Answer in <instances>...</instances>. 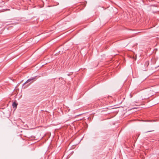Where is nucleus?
Masks as SVG:
<instances>
[{
	"label": "nucleus",
	"mask_w": 159,
	"mask_h": 159,
	"mask_svg": "<svg viewBox=\"0 0 159 159\" xmlns=\"http://www.w3.org/2000/svg\"><path fill=\"white\" fill-rule=\"evenodd\" d=\"M36 77V76L32 77L31 78L29 79L28 80H27V81L24 84H25L26 83L29 82L30 81H31L33 80Z\"/></svg>",
	"instance_id": "obj_1"
},
{
	"label": "nucleus",
	"mask_w": 159,
	"mask_h": 159,
	"mask_svg": "<svg viewBox=\"0 0 159 159\" xmlns=\"http://www.w3.org/2000/svg\"><path fill=\"white\" fill-rule=\"evenodd\" d=\"M17 105V104L15 102H13L12 103V106L13 107H14V108L16 107Z\"/></svg>",
	"instance_id": "obj_2"
},
{
	"label": "nucleus",
	"mask_w": 159,
	"mask_h": 159,
	"mask_svg": "<svg viewBox=\"0 0 159 159\" xmlns=\"http://www.w3.org/2000/svg\"><path fill=\"white\" fill-rule=\"evenodd\" d=\"M2 7V5H0V7Z\"/></svg>",
	"instance_id": "obj_3"
},
{
	"label": "nucleus",
	"mask_w": 159,
	"mask_h": 159,
	"mask_svg": "<svg viewBox=\"0 0 159 159\" xmlns=\"http://www.w3.org/2000/svg\"><path fill=\"white\" fill-rule=\"evenodd\" d=\"M1 2H2H2H3V1H1Z\"/></svg>",
	"instance_id": "obj_4"
}]
</instances>
